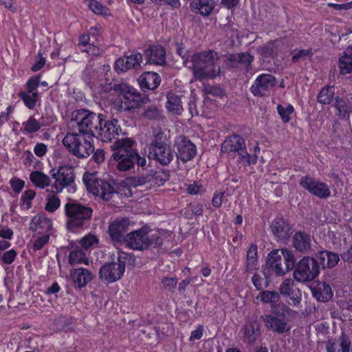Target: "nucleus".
Wrapping results in <instances>:
<instances>
[{"mask_svg":"<svg viewBox=\"0 0 352 352\" xmlns=\"http://www.w3.org/2000/svg\"><path fill=\"white\" fill-rule=\"evenodd\" d=\"M219 60L218 53L212 50L195 53L191 56L192 65L189 67L192 68L195 78L200 80L214 78L221 72Z\"/></svg>","mask_w":352,"mask_h":352,"instance_id":"nucleus-1","label":"nucleus"},{"mask_svg":"<svg viewBox=\"0 0 352 352\" xmlns=\"http://www.w3.org/2000/svg\"><path fill=\"white\" fill-rule=\"evenodd\" d=\"M162 243V231L146 226L128 233L124 244L133 250L142 251L150 247L158 248Z\"/></svg>","mask_w":352,"mask_h":352,"instance_id":"nucleus-2","label":"nucleus"},{"mask_svg":"<svg viewBox=\"0 0 352 352\" xmlns=\"http://www.w3.org/2000/svg\"><path fill=\"white\" fill-rule=\"evenodd\" d=\"M111 88L119 94L120 107L124 111L136 109L150 100L148 96H142L135 88L123 82H114Z\"/></svg>","mask_w":352,"mask_h":352,"instance_id":"nucleus-3","label":"nucleus"},{"mask_svg":"<svg viewBox=\"0 0 352 352\" xmlns=\"http://www.w3.org/2000/svg\"><path fill=\"white\" fill-rule=\"evenodd\" d=\"M105 116L94 112L81 109L76 112L75 120L78 126L79 133L88 138L97 137L99 127L102 125V119Z\"/></svg>","mask_w":352,"mask_h":352,"instance_id":"nucleus-4","label":"nucleus"},{"mask_svg":"<svg viewBox=\"0 0 352 352\" xmlns=\"http://www.w3.org/2000/svg\"><path fill=\"white\" fill-rule=\"evenodd\" d=\"M65 212L67 217V228L74 231L82 227L90 219L93 210L78 202H69L65 206Z\"/></svg>","mask_w":352,"mask_h":352,"instance_id":"nucleus-5","label":"nucleus"},{"mask_svg":"<svg viewBox=\"0 0 352 352\" xmlns=\"http://www.w3.org/2000/svg\"><path fill=\"white\" fill-rule=\"evenodd\" d=\"M320 273V264L316 257L304 256L296 264L293 276L299 283L314 280Z\"/></svg>","mask_w":352,"mask_h":352,"instance_id":"nucleus-6","label":"nucleus"},{"mask_svg":"<svg viewBox=\"0 0 352 352\" xmlns=\"http://www.w3.org/2000/svg\"><path fill=\"white\" fill-rule=\"evenodd\" d=\"M83 182L89 192L105 201L111 200L116 192L114 186L108 182L99 179L96 172H86L83 175Z\"/></svg>","mask_w":352,"mask_h":352,"instance_id":"nucleus-7","label":"nucleus"},{"mask_svg":"<svg viewBox=\"0 0 352 352\" xmlns=\"http://www.w3.org/2000/svg\"><path fill=\"white\" fill-rule=\"evenodd\" d=\"M222 153H236L241 160L248 164H255L256 155H251L247 152L245 140L239 135L234 134L226 138L221 144Z\"/></svg>","mask_w":352,"mask_h":352,"instance_id":"nucleus-8","label":"nucleus"},{"mask_svg":"<svg viewBox=\"0 0 352 352\" xmlns=\"http://www.w3.org/2000/svg\"><path fill=\"white\" fill-rule=\"evenodd\" d=\"M63 143L71 153L79 158L87 157L94 151L90 141L76 133H67Z\"/></svg>","mask_w":352,"mask_h":352,"instance_id":"nucleus-9","label":"nucleus"},{"mask_svg":"<svg viewBox=\"0 0 352 352\" xmlns=\"http://www.w3.org/2000/svg\"><path fill=\"white\" fill-rule=\"evenodd\" d=\"M50 175L54 179V183L52 185V192H61L67 187L75 188L74 186L76 173L73 166L65 165L59 166L58 169L52 168Z\"/></svg>","mask_w":352,"mask_h":352,"instance_id":"nucleus-10","label":"nucleus"},{"mask_svg":"<svg viewBox=\"0 0 352 352\" xmlns=\"http://www.w3.org/2000/svg\"><path fill=\"white\" fill-rule=\"evenodd\" d=\"M254 60V56L249 52H241L228 54L224 63L228 68L248 73L252 69Z\"/></svg>","mask_w":352,"mask_h":352,"instance_id":"nucleus-11","label":"nucleus"},{"mask_svg":"<svg viewBox=\"0 0 352 352\" xmlns=\"http://www.w3.org/2000/svg\"><path fill=\"white\" fill-rule=\"evenodd\" d=\"M173 146L175 155L183 162L191 160L197 154L196 146L185 135L177 137Z\"/></svg>","mask_w":352,"mask_h":352,"instance_id":"nucleus-12","label":"nucleus"},{"mask_svg":"<svg viewBox=\"0 0 352 352\" xmlns=\"http://www.w3.org/2000/svg\"><path fill=\"white\" fill-rule=\"evenodd\" d=\"M302 188L309 193L321 199H327L330 196L331 191L328 185L309 175L302 177L299 181Z\"/></svg>","mask_w":352,"mask_h":352,"instance_id":"nucleus-13","label":"nucleus"},{"mask_svg":"<svg viewBox=\"0 0 352 352\" xmlns=\"http://www.w3.org/2000/svg\"><path fill=\"white\" fill-rule=\"evenodd\" d=\"M276 84L275 76L270 74H261L256 78L250 91L254 96L263 97L270 93Z\"/></svg>","mask_w":352,"mask_h":352,"instance_id":"nucleus-14","label":"nucleus"},{"mask_svg":"<svg viewBox=\"0 0 352 352\" xmlns=\"http://www.w3.org/2000/svg\"><path fill=\"white\" fill-rule=\"evenodd\" d=\"M270 228L278 242L286 243L292 234L290 224L283 218L274 219L270 224Z\"/></svg>","mask_w":352,"mask_h":352,"instance_id":"nucleus-15","label":"nucleus"},{"mask_svg":"<svg viewBox=\"0 0 352 352\" xmlns=\"http://www.w3.org/2000/svg\"><path fill=\"white\" fill-rule=\"evenodd\" d=\"M129 220L127 218L116 220L110 223L108 232L111 240L119 244H124L126 236L125 234L129 230Z\"/></svg>","mask_w":352,"mask_h":352,"instance_id":"nucleus-16","label":"nucleus"},{"mask_svg":"<svg viewBox=\"0 0 352 352\" xmlns=\"http://www.w3.org/2000/svg\"><path fill=\"white\" fill-rule=\"evenodd\" d=\"M105 118L106 117L102 119V125L99 127L96 138H100L102 142H110L115 138V135L119 134L121 128L117 119L109 120Z\"/></svg>","mask_w":352,"mask_h":352,"instance_id":"nucleus-17","label":"nucleus"},{"mask_svg":"<svg viewBox=\"0 0 352 352\" xmlns=\"http://www.w3.org/2000/svg\"><path fill=\"white\" fill-rule=\"evenodd\" d=\"M124 272L123 267H120L117 263H108L100 267L99 276L102 281L109 283L120 279Z\"/></svg>","mask_w":352,"mask_h":352,"instance_id":"nucleus-18","label":"nucleus"},{"mask_svg":"<svg viewBox=\"0 0 352 352\" xmlns=\"http://www.w3.org/2000/svg\"><path fill=\"white\" fill-rule=\"evenodd\" d=\"M142 56L140 53L124 55L115 62V69L118 72H125L129 69H137L140 67Z\"/></svg>","mask_w":352,"mask_h":352,"instance_id":"nucleus-19","label":"nucleus"},{"mask_svg":"<svg viewBox=\"0 0 352 352\" xmlns=\"http://www.w3.org/2000/svg\"><path fill=\"white\" fill-rule=\"evenodd\" d=\"M294 280L292 279L285 280L279 287V294L289 298V304L294 306H298L302 300V294L299 288H294Z\"/></svg>","mask_w":352,"mask_h":352,"instance_id":"nucleus-20","label":"nucleus"},{"mask_svg":"<svg viewBox=\"0 0 352 352\" xmlns=\"http://www.w3.org/2000/svg\"><path fill=\"white\" fill-rule=\"evenodd\" d=\"M292 245L301 254H309L312 250L311 235L305 231H297L292 237Z\"/></svg>","mask_w":352,"mask_h":352,"instance_id":"nucleus-21","label":"nucleus"},{"mask_svg":"<svg viewBox=\"0 0 352 352\" xmlns=\"http://www.w3.org/2000/svg\"><path fill=\"white\" fill-rule=\"evenodd\" d=\"M261 319L264 322L265 327L274 333L283 334L290 330L287 319L271 315H263Z\"/></svg>","mask_w":352,"mask_h":352,"instance_id":"nucleus-22","label":"nucleus"},{"mask_svg":"<svg viewBox=\"0 0 352 352\" xmlns=\"http://www.w3.org/2000/svg\"><path fill=\"white\" fill-rule=\"evenodd\" d=\"M135 141L129 138L118 139L111 146L113 151L111 158H119L122 155H127L131 153L135 155L137 151L133 148Z\"/></svg>","mask_w":352,"mask_h":352,"instance_id":"nucleus-23","label":"nucleus"},{"mask_svg":"<svg viewBox=\"0 0 352 352\" xmlns=\"http://www.w3.org/2000/svg\"><path fill=\"white\" fill-rule=\"evenodd\" d=\"M144 56L147 63L158 65H163L166 63V51L160 45H150L144 51Z\"/></svg>","mask_w":352,"mask_h":352,"instance_id":"nucleus-24","label":"nucleus"},{"mask_svg":"<svg viewBox=\"0 0 352 352\" xmlns=\"http://www.w3.org/2000/svg\"><path fill=\"white\" fill-rule=\"evenodd\" d=\"M140 87L143 91L156 89L161 82L159 74L154 72H145L138 79Z\"/></svg>","mask_w":352,"mask_h":352,"instance_id":"nucleus-25","label":"nucleus"},{"mask_svg":"<svg viewBox=\"0 0 352 352\" xmlns=\"http://www.w3.org/2000/svg\"><path fill=\"white\" fill-rule=\"evenodd\" d=\"M312 296L319 302H328L333 296L330 285L324 281H318L310 287Z\"/></svg>","mask_w":352,"mask_h":352,"instance_id":"nucleus-26","label":"nucleus"},{"mask_svg":"<svg viewBox=\"0 0 352 352\" xmlns=\"http://www.w3.org/2000/svg\"><path fill=\"white\" fill-rule=\"evenodd\" d=\"M283 261L280 250H273L267 256L266 265L271 271L274 272L277 276H283L286 273L285 265H280V262Z\"/></svg>","mask_w":352,"mask_h":352,"instance_id":"nucleus-27","label":"nucleus"},{"mask_svg":"<svg viewBox=\"0 0 352 352\" xmlns=\"http://www.w3.org/2000/svg\"><path fill=\"white\" fill-rule=\"evenodd\" d=\"M315 257L323 269L336 267L340 260L338 254L329 250L319 251L316 253Z\"/></svg>","mask_w":352,"mask_h":352,"instance_id":"nucleus-28","label":"nucleus"},{"mask_svg":"<svg viewBox=\"0 0 352 352\" xmlns=\"http://www.w3.org/2000/svg\"><path fill=\"white\" fill-rule=\"evenodd\" d=\"M150 153L162 166L169 164L175 157L173 151L168 145L151 151Z\"/></svg>","mask_w":352,"mask_h":352,"instance_id":"nucleus-29","label":"nucleus"},{"mask_svg":"<svg viewBox=\"0 0 352 352\" xmlns=\"http://www.w3.org/2000/svg\"><path fill=\"white\" fill-rule=\"evenodd\" d=\"M190 7L195 13L208 16L214 8V2L213 0H192Z\"/></svg>","mask_w":352,"mask_h":352,"instance_id":"nucleus-30","label":"nucleus"},{"mask_svg":"<svg viewBox=\"0 0 352 352\" xmlns=\"http://www.w3.org/2000/svg\"><path fill=\"white\" fill-rule=\"evenodd\" d=\"M70 276L80 289L85 287L93 279L91 272L85 268L73 270L70 272Z\"/></svg>","mask_w":352,"mask_h":352,"instance_id":"nucleus-31","label":"nucleus"},{"mask_svg":"<svg viewBox=\"0 0 352 352\" xmlns=\"http://www.w3.org/2000/svg\"><path fill=\"white\" fill-rule=\"evenodd\" d=\"M166 109L175 114H181L182 111L183 96L169 91L166 95Z\"/></svg>","mask_w":352,"mask_h":352,"instance_id":"nucleus-32","label":"nucleus"},{"mask_svg":"<svg viewBox=\"0 0 352 352\" xmlns=\"http://www.w3.org/2000/svg\"><path fill=\"white\" fill-rule=\"evenodd\" d=\"M338 67L342 75L352 73V45L348 47L339 58Z\"/></svg>","mask_w":352,"mask_h":352,"instance_id":"nucleus-33","label":"nucleus"},{"mask_svg":"<svg viewBox=\"0 0 352 352\" xmlns=\"http://www.w3.org/2000/svg\"><path fill=\"white\" fill-rule=\"evenodd\" d=\"M338 67L342 75L352 73V45L348 47L339 58Z\"/></svg>","mask_w":352,"mask_h":352,"instance_id":"nucleus-34","label":"nucleus"},{"mask_svg":"<svg viewBox=\"0 0 352 352\" xmlns=\"http://www.w3.org/2000/svg\"><path fill=\"white\" fill-rule=\"evenodd\" d=\"M260 336L259 324L256 322H248L244 326L245 341L252 344Z\"/></svg>","mask_w":352,"mask_h":352,"instance_id":"nucleus-35","label":"nucleus"},{"mask_svg":"<svg viewBox=\"0 0 352 352\" xmlns=\"http://www.w3.org/2000/svg\"><path fill=\"white\" fill-rule=\"evenodd\" d=\"M334 107L338 111L337 115L342 119H348L352 111V106L349 101L337 96L335 98Z\"/></svg>","mask_w":352,"mask_h":352,"instance_id":"nucleus-36","label":"nucleus"},{"mask_svg":"<svg viewBox=\"0 0 352 352\" xmlns=\"http://www.w3.org/2000/svg\"><path fill=\"white\" fill-rule=\"evenodd\" d=\"M351 342L349 336L342 333L339 338V343H333L327 346L328 352H352L351 349Z\"/></svg>","mask_w":352,"mask_h":352,"instance_id":"nucleus-37","label":"nucleus"},{"mask_svg":"<svg viewBox=\"0 0 352 352\" xmlns=\"http://www.w3.org/2000/svg\"><path fill=\"white\" fill-rule=\"evenodd\" d=\"M30 179L36 187L42 189L49 186L51 184L50 177L38 170L32 172L30 175Z\"/></svg>","mask_w":352,"mask_h":352,"instance_id":"nucleus-38","label":"nucleus"},{"mask_svg":"<svg viewBox=\"0 0 352 352\" xmlns=\"http://www.w3.org/2000/svg\"><path fill=\"white\" fill-rule=\"evenodd\" d=\"M146 175L149 176V182H153L157 186L163 185L170 177L169 171L162 169L158 170H148L146 172Z\"/></svg>","mask_w":352,"mask_h":352,"instance_id":"nucleus-39","label":"nucleus"},{"mask_svg":"<svg viewBox=\"0 0 352 352\" xmlns=\"http://www.w3.org/2000/svg\"><path fill=\"white\" fill-rule=\"evenodd\" d=\"M117 162L116 168L120 171H127L133 168L135 165L134 155L131 153L122 155L119 158H112Z\"/></svg>","mask_w":352,"mask_h":352,"instance_id":"nucleus-40","label":"nucleus"},{"mask_svg":"<svg viewBox=\"0 0 352 352\" xmlns=\"http://www.w3.org/2000/svg\"><path fill=\"white\" fill-rule=\"evenodd\" d=\"M283 257L286 272L294 270L297 264V258L292 250L287 248L279 249Z\"/></svg>","mask_w":352,"mask_h":352,"instance_id":"nucleus-41","label":"nucleus"},{"mask_svg":"<svg viewBox=\"0 0 352 352\" xmlns=\"http://www.w3.org/2000/svg\"><path fill=\"white\" fill-rule=\"evenodd\" d=\"M69 263L71 265H74L78 263H84L87 265H89V259L86 256L83 250L79 247H76L69 254Z\"/></svg>","mask_w":352,"mask_h":352,"instance_id":"nucleus-42","label":"nucleus"},{"mask_svg":"<svg viewBox=\"0 0 352 352\" xmlns=\"http://www.w3.org/2000/svg\"><path fill=\"white\" fill-rule=\"evenodd\" d=\"M270 308L272 314L270 315L276 316L283 319H286L287 316H289L293 312V311L283 302L272 304Z\"/></svg>","mask_w":352,"mask_h":352,"instance_id":"nucleus-43","label":"nucleus"},{"mask_svg":"<svg viewBox=\"0 0 352 352\" xmlns=\"http://www.w3.org/2000/svg\"><path fill=\"white\" fill-rule=\"evenodd\" d=\"M258 248L255 244H252L247 252L246 267L247 272H250L255 269L257 264Z\"/></svg>","mask_w":352,"mask_h":352,"instance_id":"nucleus-44","label":"nucleus"},{"mask_svg":"<svg viewBox=\"0 0 352 352\" xmlns=\"http://www.w3.org/2000/svg\"><path fill=\"white\" fill-rule=\"evenodd\" d=\"M276 41H270L258 47V52L265 58L272 57L277 54Z\"/></svg>","mask_w":352,"mask_h":352,"instance_id":"nucleus-45","label":"nucleus"},{"mask_svg":"<svg viewBox=\"0 0 352 352\" xmlns=\"http://www.w3.org/2000/svg\"><path fill=\"white\" fill-rule=\"evenodd\" d=\"M167 138L166 134L160 129L156 134L153 135V138L151 140L149 150L150 151H153L155 149H157L162 146H168L167 143Z\"/></svg>","mask_w":352,"mask_h":352,"instance_id":"nucleus-46","label":"nucleus"},{"mask_svg":"<svg viewBox=\"0 0 352 352\" xmlns=\"http://www.w3.org/2000/svg\"><path fill=\"white\" fill-rule=\"evenodd\" d=\"M263 303L275 304L280 299V294L276 291L265 290L261 292L257 297Z\"/></svg>","mask_w":352,"mask_h":352,"instance_id":"nucleus-47","label":"nucleus"},{"mask_svg":"<svg viewBox=\"0 0 352 352\" xmlns=\"http://www.w3.org/2000/svg\"><path fill=\"white\" fill-rule=\"evenodd\" d=\"M19 96L23 100L25 106L30 109L34 108L36 100L38 98V92H34L32 94L25 91H21L19 93Z\"/></svg>","mask_w":352,"mask_h":352,"instance_id":"nucleus-48","label":"nucleus"},{"mask_svg":"<svg viewBox=\"0 0 352 352\" xmlns=\"http://www.w3.org/2000/svg\"><path fill=\"white\" fill-rule=\"evenodd\" d=\"M135 257L124 252H119L118 256V264L120 267H123V271H125V267L128 265H134L135 263Z\"/></svg>","mask_w":352,"mask_h":352,"instance_id":"nucleus-49","label":"nucleus"},{"mask_svg":"<svg viewBox=\"0 0 352 352\" xmlns=\"http://www.w3.org/2000/svg\"><path fill=\"white\" fill-rule=\"evenodd\" d=\"M334 95L333 87H327L322 89L318 96V101L324 104L331 102Z\"/></svg>","mask_w":352,"mask_h":352,"instance_id":"nucleus-50","label":"nucleus"},{"mask_svg":"<svg viewBox=\"0 0 352 352\" xmlns=\"http://www.w3.org/2000/svg\"><path fill=\"white\" fill-rule=\"evenodd\" d=\"M24 131L28 133H33L39 131L41 124L34 118L30 117L26 122L22 124Z\"/></svg>","mask_w":352,"mask_h":352,"instance_id":"nucleus-51","label":"nucleus"},{"mask_svg":"<svg viewBox=\"0 0 352 352\" xmlns=\"http://www.w3.org/2000/svg\"><path fill=\"white\" fill-rule=\"evenodd\" d=\"M143 116L148 120H160L162 118V110L155 105L148 106L145 109Z\"/></svg>","mask_w":352,"mask_h":352,"instance_id":"nucleus-52","label":"nucleus"},{"mask_svg":"<svg viewBox=\"0 0 352 352\" xmlns=\"http://www.w3.org/2000/svg\"><path fill=\"white\" fill-rule=\"evenodd\" d=\"M277 111L283 122L287 123L290 120V115L294 112V109L292 105L288 104L284 107L281 104L277 106Z\"/></svg>","mask_w":352,"mask_h":352,"instance_id":"nucleus-53","label":"nucleus"},{"mask_svg":"<svg viewBox=\"0 0 352 352\" xmlns=\"http://www.w3.org/2000/svg\"><path fill=\"white\" fill-rule=\"evenodd\" d=\"M44 224L50 225V221L45 217L41 215H36L34 217L30 224V229L32 231H35L39 228H43Z\"/></svg>","mask_w":352,"mask_h":352,"instance_id":"nucleus-54","label":"nucleus"},{"mask_svg":"<svg viewBox=\"0 0 352 352\" xmlns=\"http://www.w3.org/2000/svg\"><path fill=\"white\" fill-rule=\"evenodd\" d=\"M89 8L96 14L106 15L109 10L96 0L89 1Z\"/></svg>","mask_w":352,"mask_h":352,"instance_id":"nucleus-55","label":"nucleus"},{"mask_svg":"<svg viewBox=\"0 0 352 352\" xmlns=\"http://www.w3.org/2000/svg\"><path fill=\"white\" fill-rule=\"evenodd\" d=\"M47 202L45 205V210L48 212H53L56 211L60 206V199L54 195H49L47 196Z\"/></svg>","mask_w":352,"mask_h":352,"instance_id":"nucleus-56","label":"nucleus"},{"mask_svg":"<svg viewBox=\"0 0 352 352\" xmlns=\"http://www.w3.org/2000/svg\"><path fill=\"white\" fill-rule=\"evenodd\" d=\"M204 91L206 94H209L214 96L222 97L225 95L224 90L221 87L217 86H210L209 85L204 86Z\"/></svg>","mask_w":352,"mask_h":352,"instance_id":"nucleus-57","label":"nucleus"},{"mask_svg":"<svg viewBox=\"0 0 352 352\" xmlns=\"http://www.w3.org/2000/svg\"><path fill=\"white\" fill-rule=\"evenodd\" d=\"M312 55L311 50H300L297 51L292 57V61L294 63H298L300 60L306 59L307 57Z\"/></svg>","mask_w":352,"mask_h":352,"instance_id":"nucleus-58","label":"nucleus"},{"mask_svg":"<svg viewBox=\"0 0 352 352\" xmlns=\"http://www.w3.org/2000/svg\"><path fill=\"white\" fill-rule=\"evenodd\" d=\"M36 192L33 190H28L24 192L21 197V200L26 205V209L32 207V200L34 198Z\"/></svg>","mask_w":352,"mask_h":352,"instance_id":"nucleus-59","label":"nucleus"},{"mask_svg":"<svg viewBox=\"0 0 352 352\" xmlns=\"http://www.w3.org/2000/svg\"><path fill=\"white\" fill-rule=\"evenodd\" d=\"M130 185L137 187L142 186L149 182V176H147L146 173L139 177H134L129 179Z\"/></svg>","mask_w":352,"mask_h":352,"instance_id":"nucleus-60","label":"nucleus"},{"mask_svg":"<svg viewBox=\"0 0 352 352\" xmlns=\"http://www.w3.org/2000/svg\"><path fill=\"white\" fill-rule=\"evenodd\" d=\"M80 243L85 250H87L94 243H98V239L94 235L89 234L84 236L80 241Z\"/></svg>","mask_w":352,"mask_h":352,"instance_id":"nucleus-61","label":"nucleus"},{"mask_svg":"<svg viewBox=\"0 0 352 352\" xmlns=\"http://www.w3.org/2000/svg\"><path fill=\"white\" fill-rule=\"evenodd\" d=\"M16 251L14 249L6 252L1 256V260L5 264L10 265L14 262L16 257Z\"/></svg>","mask_w":352,"mask_h":352,"instance_id":"nucleus-62","label":"nucleus"},{"mask_svg":"<svg viewBox=\"0 0 352 352\" xmlns=\"http://www.w3.org/2000/svg\"><path fill=\"white\" fill-rule=\"evenodd\" d=\"M40 77H34L28 80L26 83L27 93L32 94L39 85Z\"/></svg>","mask_w":352,"mask_h":352,"instance_id":"nucleus-63","label":"nucleus"},{"mask_svg":"<svg viewBox=\"0 0 352 352\" xmlns=\"http://www.w3.org/2000/svg\"><path fill=\"white\" fill-rule=\"evenodd\" d=\"M49 235H44L38 237L34 242L33 249L34 251L41 250L45 244L49 242Z\"/></svg>","mask_w":352,"mask_h":352,"instance_id":"nucleus-64","label":"nucleus"}]
</instances>
